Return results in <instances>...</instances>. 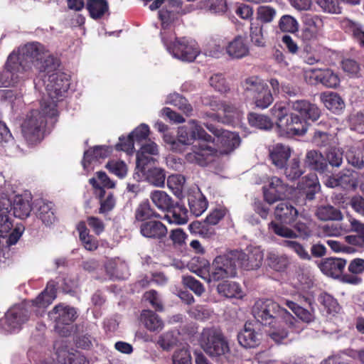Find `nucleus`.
Segmentation results:
<instances>
[{
  "label": "nucleus",
  "instance_id": "nucleus-10",
  "mask_svg": "<svg viewBox=\"0 0 364 364\" xmlns=\"http://www.w3.org/2000/svg\"><path fill=\"white\" fill-rule=\"evenodd\" d=\"M189 125L181 127L178 129L177 138L183 144L189 145L196 139L205 141H212V136L196 120H191Z\"/></svg>",
  "mask_w": 364,
  "mask_h": 364
},
{
  "label": "nucleus",
  "instance_id": "nucleus-36",
  "mask_svg": "<svg viewBox=\"0 0 364 364\" xmlns=\"http://www.w3.org/2000/svg\"><path fill=\"white\" fill-rule=\"evenodd\" d=\"M154 218H161V215L151 207L148 200L141 201L135 208V222L143 223Z\"/></svg>",
  "mask_w": 364,
  "mask_h": 364
},
{
  "label": "nucleus",
  "instance_id": "nucleus-48",
  "mask_svg": "<svg viewBox=\"0 0 364 364\" xmlns=\"http://www.w3.org/2000/svg\"><path fill=\"white\" fill-rule=\"evenodd\" d=\"M321 100L325 107L333 112H338L344 107V102L341 97L336 92L323 93Z\"/></svg>",
  "mask_w": 364,
  "mask_h": 364
},
{
  "label": "nucleus",
  "instance_id": "nucleus-7",
  "mask_svg": "<svg viewBox=\"0 0 364 364\" xmlns=\"http://www.w3.org/2000/svg\"><path fill=\"white\" fill-rule=\"evenodd\" d=\"M314 224L311 220L304 218V220H299L294 225L292 230L285 225H279L277 223L272 221L269 224V229L275 235L286 238L299 237L303 240L308 239L313 235Z\"/></svg>",
  "mask_w": 364,
  "mask_h": 364
},
{
  "label": "nucleus",
  "instance_id": "nucleus-2",
  "mask_svg": "<svg viewBox=\"0 0 364 364\" xmlns=\"http://www.w3.org/2000/svg\"><path fill=\"white\" fill-rule=\"evenodd\" d=\"M57 104L54 101L43 100L41 110H31L22 124V134L29 145H35L43 139L44 129L47 121L58 116Z\"/></svg>",
  "mask_w": 364,
  "mask_h": 364
},
{
  "label": "nucleus",
  "instance_id": "nucleus-25",
  "mask_svg": "<svg viewBox=\"0 0 364 364\" xmlns=\"http://www.w3.org/2000/svg\"><path fill=\"white\" fill-rule=\"evenodd\" d=\"M304 163L310 169L321 174L328 176L331 173V170H330L324 156L318 151H308L306 154Z\"/></svg>",
  "mask_w": 364,
  "mask_h": 364
},
{
  "label": "nucleus",
  "instance_id": "nucleus-45",
  "mask_svg": "<svg viewBox=\"0 0 364 364\" xmlns=\"http://www.w3.org/2000/svg\"><path fill=\"white\" fill-rule=\"evenodd\" d=\"M316 215L320 220H341L343 214L341 210L333 205H321L317 208Z\"/></svg>",
  "mask_w": 364,
  "mask_h": 364
},
{
  "label": "nucleus",
  "instance_id": "nucleus-28",
  "mask_svg": "<svg viewBox=\"0 0 364 364\" xmlns=\"http://www.w3.org/2000/svg\"><path fill=\"white\" fill-rule=\"evenodd\" d=\"M297 188L299 193L305 196L306 199L313 200L315 194L320 188V184L316 173H310L302 178L298 183Z\"/></svg>",
  "mask_w": 364,
  "mask_h": 364
},
{
  "label": "nucleus",
  "instance_id": "nucleus-42",
  "mask_svg": "<svg viewBox=\"0 0 364 364\" xmlns=\"http://www.w3.org/2000/svg\"><path fill=\"white\" fill-rule=\"evenodd\" d=\"M57 360L60 364H89V360L80 353H72L65 350L57 353Z\"/></svg>",
  "mask_w": 364,
  "mask_h": 364
},
{
  "label": "nucleus",
  "instance_id": "nucleus-26",
  "mask_svg": "<svg viewBox=\"0 0 364 364\" xmlns=\"http://www.w3.org/2000/svg\"><path fill=\"white\" fill-rule=\"evenodd\" d=\"M291 154V148L281 143H277L269 149V159L278 169L284 168Z\"/></svg>",
  "mask_w": 364,
  "mask_h": 364
},
{
  "label": "nucleus",
  "instance_id": "nucleus-54",
  "mask_svg": "<svg viewBox=\"0 0 364 364\" xmlns=\"http://www.w3.org/2000/svg\"><path fill=\"white\" fill-rule=\"evenodd\" d=\"M252 99L255 106L260 109L267 108L274 100L272 93L269 90L267 85Z\"/></svg>",
  "mask_w": 364,
  "mask_h": 364
},
{
  "label": "nucleus",
  "instance_id": "nucleus-60",
  "mask_svg": "<svg viewBox=\"0 0 364 364\" xmlns=\"http://www.w3.org/2000/svg\"><path fill=\"white\" fill-rule=\"evenodd\" d=\"M282 245L293 250L300 259L304 260L311 259V256L301 243L294 240H285Z\"/></svg>",
  "mask_w": 364,
  "mask_h": 364
},
{
  "label": "nucleus",
  "instance_id": "nucleus-47",
  "mask_svg": "<svg viewBox=\"0 0 364 364\" xmlns=\"http://www.w3.org/2000/svg\"><path fill=\"white\" fill-rule=\"evenodd\" d=\"M188 229L192 234H196L204 238H210L215 235V228L209 223L203 221L196 220L188 225Z\"/></svg>",
  "mask_w": 364,
  "mask_h": 364
},
{
  "label": "nucleus",
  "instance_id": "nucleus-11",
  "mask_svg": "<svg viewBox=\"0 0 364 364\" xmlns=\"http://www.w3.org/2000/svg\"><path fill=\"white\" fill-rule=\"evenodd\" d=\"M311 84H321L328 88H336L340 85V77L337 73L330 68L311 69L306 74Z\"/></svg>",
  "mask_w": 364,
  "mask_h": 364
},
{
  "label": "nucleus",
  "instance_id": "nucleus-17",
  "mask_svg": "<svg viewBox=\"0 0 364 364\" xmlns=\"http://www.w3.org/2000/svg\"><path fill=\"white\" fill-rule=\"evenodd\" d=\"M158 154L157 144L151 140L145 141L136 153V168L144 170L147 165H155L156 160L152 156Z\"/></svg>",
  "mask_w": 364,
  "mask_h": 364
},
{
  "label": "nucleus",
  "instance_id": "nucleus-27",
  "mask_svg": "<svg viewBox=\"0 0 364 364\" xmlns=\"http://www.w3.org/2000/svg\"><path fill=\"white\" fill-rule=\"evenodd\" d=\"M181 0H167L165 8L159 11V18L161 21L162 30L168 29V26L176 18L182 7Z\"/></svg>",
  "mask_w": 364,
  "mask_h": 364
},
{
  "label": "nucleus",
  "instance_id": "nucleus-44",
  "mask_svg": "<svg viewBox=\"0 0 364 364\" xmlns=\"http://www.w3.org/2000/svg\"><path fill=\"white\" fill-rule=\"evenodd\" d=\"M86 8L92 18H101L109 10L107 0H87Z\"/></svg>",
  "mask_w": 364,
  "mask_h": 364
},
{
  "label": "nucleus",
  "instance_id": "nucleus-12",
  "mask_svg": "<svg viewBox=\"0 0 364 364\" xmlns=\"http://www.w3.org/2000/svg\"><path fill=\"white\" fill-rule=\"evenodd\" d=\"M49 316L54 320L55 328L60 333L64 326H70L78 316L75 308L63 304L56 305L49 313Z\"/></svg>",
  "mask_w": 364,
  "mask_h": 364
},
{
  "label": "nucleus",
  "instance_id": "nucleus-58",
  "mask_svg": "<svg viewBox=\"0 0 364 364\" xmlns=\"http://www.w3.org/2000/svg\"><path fill=\"white\" fill-rule=\"evenodd\" d=\"M278 28L283 33L296 32L299 29V23L295 18L290 15H283L279 20Z\"/></svg>",
  "mask_w": 364,
  "mask_h": 364
},
{
  "label": "nucleus",
  "instance_id": "nucleus-62",
  "mask_svg": "<svg viewBox=\"0 0 364 364\" xmlns=\"http://www.w3.org/2000/svg\"><path fill=\"white\" fill-rule=\"evenodd\" d=\"M168 102L177 107L186 114H188L193 111L192 106L188 102L187 100L179 94L171 95L168 97Z\"/></svg>",
  "mask_w": 364,
  "mask_h": 364
},
{
  "label": "nucleus",
  "instance_id": "nucleus-30",
  "mask_svg": "<svg viewBox=\"0 0 364 364\" xmlns=\"http://www.w3.org/2000/svg\"><path fill=\"white\" fill-rule=\"evenodd\" d=\"M58 284L57 282L50 280L45 289L32 301L33 305L45 309L51 304L57 296Z\"/></svg>",
  "mask_w": 364,
  "mask_h": 364
},
{
  "label": "nucleus",
  "instance_id": "nucleus-19",
  "mask_svg": "<svg viewBox=\"0 0 364 364\" xmlns=\"http://www.w3.org/2000/svg\"><path fill=\"white\" fill-rule=\"evenodd\" d=\"M225 52L232 59H242L250 55V46L245 36L237 35L225 46Z\"/></svg>",
  "mask_w": 364,
  "mask_h": 364
},
{
  "label": "nucleus",
  "instance_id": "nucleus-57",
  "mask_svg": "<svg viewBox=\"0 0 364 364\" xmlns=\"http://www.w3.org/2000/svg\"><path fill=\"white\" fill-rule=\"evenodd\" d=\"M336 186H341L344 189H354L357 186V180L353 171L348 170L342 173L336 180Z\"/></svg>",
  "mask_w": 364,
  "mask_h": 364
},
{
  "label": "nucleus",
  "instance_id": "nucleus-4",
  "mask_svg": "<svg viewBox=\"0 0 364 364\" xmlns=\"http://www.w3.org/2000/svg\"><path fill=\"white\" fill-rule=\"evenodd\" d=\"M161 41L172 55L186 62H193L200 53L198 43L186 37L176 38L175 33L164 29L160 32Z\"/></svg>",
  "mask_w": 364,
  "mask_h": 364
},
{
  "label": "nucleus",
  "instance_id": "nucleus-51",
  "mask_svg": "<svg viewBox=\"0 0 364 364\" xmlns=\"http://www.w3.org/2000/svg\"><path fill=\"white\" fill-rule=\"evenodd\" d=\"M318 301L328 314H337L341 309L337 299L326 292L320 294Z\"/></svg>",
  "mask_w": 364,
  "mask_h": 364
},
{
  "label": "nucleus",
  "instance_id": "nucleus-63",
  "mask_svg": "<svg viewBox=\"0 0 364 364\" xmlns=\"http://www.w3.org/2000/svg\"><path fill=\"white\" fill-rule=\"evenodd\" d=\"M168 102L177 107L186 114H188L193 111L192 106L188 102L187 100L179 94L171 95L168 97Z\"/></svg>",
  "mask_w": 364,
  "mask_h": 364
},
{
  "label": "nucleus",
  "instance_id": "nucleus-46",
  "mask_svg": "<svg viewBox=\"0 0 364 364\" xmlns=\"http://www.w3.org/2000/svg\"><path fill=\"white\" fill-rule=\"evenodd\" d=\"M218 292L228 298H241L242 291L239 284L235 282L225 281L217 287Z\"/></svg>",
  "mask_w": 364,
  "mask_h": 364
},
{
  "label": "nucleus",
  "instance_id": "nucleus-37",
  "mask_svg": "<svg viewBox=\"0 0 364 364\" xmlns=\"http://www.w3.org/2000/svg\"><path fill=\"white\" fill-rule=\"evenodd\" d=\"M282 169L287 179L290 181L298 180L305 173V166L302 165L299 156L293 157Z\"/></svg>",
  "mask_w": 364,
  "mask_h": 364
},
{
  "label": "nucleus",
  "instance_id": "nucleus-40",
  "mask_svg": "<svg viewBox=\"0 0 364 364\" xmlns=\"http://www.w3.org/2000/svg\"><path fill=\"white\" fill-rule=\"evenodd\" d=\"M141 321L150 331H159L164 328L163 321L151 310L142 311L141 314Z\"/></svg>",
  "mask_w": 364,
  "mask_h": 364
},
{
  "label": "nucleus",
  "instance_id": "nucleus-31",
  "mask_svg": "<svg viewBox=\"0 0 364 364\" xmlns=\"http://www.w3.org/2000/svg\"><path fill=\"white\" fill-rule=\"evenodd\" d=\"M211 142L220 146L223 152L229 153L240 145V138L237 134L224 129L217 139L212 138Z\"/></svg>",
  "mask_w": 364,
  "mask_h": 364
},
{
  "label": "nucleus",
  "instance_id": "nucleus-49",
  "mask_svg": "<svg viewBox=\"0 0 364 364\" xmlns=\"http://www.w3.org/2000/svg\"><path fill=\"white\" fill-rule=\"evenodd\" d=\"M54 205L51 202H43L39 205L37 217L46 225H50L55 220V215L53 210Z\"/></svg>",
  "mask_w": 364,
  "mask_h": 364
},
{
  "label": "nucleus",
  "instance_id": "nucleus-14",
  "mask_svg": "<svg viewBox=\"0 0 364 364\" xmlns=\"http://www.w3.org/2000/svg\"><path fill=\"white\" fill-rule=\"evenodd\" d=\"M237 265L245 270L256 269L260 267L263 260V253L258 248H253L248 253L242 250H233Z\"/></svg>",
  "mask_w": 364,
  "mask_h": 364
},
{
  "label": "nucleus",
  "instance_id": "nucleus-32",
  "mask_svg": "<svg viewBox=\"0 0 364 364\" xmlns=\"http://www.w3.org/2000/svg\"><path fill=\"white\" fill-rule=\"evenodd\" d=\"M166 212L165 219L169 223L183 225L188 222V210L184 205L173 202Z\"/></svg>",
  "mask_w": 364,
  "mask_h": 364
},
{
  "label": "nucleus",
  "instance_id": "nucleus-41",
  "mask_svg": "<svg viewBox=\"0 0 364 364\" xmlns=\"http://www.w3.org/2000/svg\"><path fill=\"white\" fill-rule=\"evenodd\" d=\"M11 210H13L14 215L16 218L25 219L29 216L32 210L31 201L25 199L21 196H16L12 204Z\"/></svg>",
  "mask_w": 364,
  "mask_h": 364
},
{
  "label": "nucleus",
  "instance_id": "nucleus-59",
  "mask_svg": "<svg viewBox=\"0 0 364 364\" xmlns=\"http://www.w3.org/2000/svg\"><path fill=\"white\" fill-rule=\"evenodd\" d=\"M203 8L213 14H223L228 10V4L226 0H205Z\"/></svg>",
  "mask_w": 364,
  "mask_h": 364
},
{
  "label": "nucleus",
  "instance_id": "nucleus-1",
  "mask_svg": "<svg viewBox=\"0 0 364 364\" xmlns=\"http://www.w3.org/2000/svg\"><path fill=\"white\" fill-rule=\"evenodd\" d=\"M48 50L45 46L38 42L27 43L22 48V55L14 53H11L6 63L5 75L11 80L4 82L5 87L14 86L20 79L23 77L24 73L31 69L32 64L43 60Z\"/></svg>",
  "mask_w": 364,
  "mask_h": 364
},
{
  "label": "nucleus",
  "instance_id": "nucleus-21",
  "mask_svg": "<svg viewBox=\"0 0 364 364\" xmlns=\"http://www.w3.org/2000/svg\"><path fill=\"white\" fill-rule=\"evenodd\" d=\"M291 108L300 114V118L306 122L307 120L315 122L321 116V109L316 105L306 100H296L291 102ZM307 124V123H306Z\"/></svg>",
  "mask_w": 364,
  "mask_h": 364
},
{
  "label": "nucleus",
  "instance_id": "nucleus-55",
  "mask_svg": "<svg viewBox=\"0 0 364 364\" xmlns=\"http://www.w3.org/2000/svg\"><path fill=\"white\" fill-rule=\"evenodd\" d=\"M324 157L328 167L339 168L343 164V152L338 147H331L326 152Z\"/></svg>",
  "mask_w": 364,
  "mask_h": 364
},
{
  "label": "nucleus",
  "instance_id": "nucleus-52",
  "mask_svg": "<svg viewBox=\"0 0 364 364\" xmlns=\"http://www.w3.org/2000/svg\"><path fill=\"white\" fill-rule=\"evenodd\" d=\"M77 229L80 232L79 237L83 247L88 251L96 250L99 246L96 237L90 235L89 230L84 224L80 225Z\"/></svg>",
  "mask_w": 364,
  "mask_h": 364
},
{
  "label": "nucleus",
  "instance_id": "nucleus-20",
  "mask_svg": "<svg viewBox=\"0 0 364 364\" xmlns=\"http://www.w3.org/2000/svg\"><path fill=\"white\" fill-rule=\"evenodd\" d=\"M70 76L60 70L52 73L48 78L46 89L48 92H53L55 97L63 96L70 88Z\"/></svg>",
  "mask_w": 364,
  "mask_h": 364
},
{
  "label": "nucleus",
  "instance_id": "nucleus-64",
  "mask_svg": "<svg viewBox=\"0 0 364 364\" xmlns=\"http://www.w3.org/2000/svg\"><path fill=\"white\" fill-rule=\"evenodd\" d=\"M346 26L349 31L352 33L353 40L364 49V31L361 26L351 21L346 22Z\"/></svg>",
  "mask_w": 364,
  "mask_h": 364
},
{
  "label": "nucleus",
  "instance_id": "nucleus-3",
  "mask_svg": "<svg viewBox=\"0 0 364 364\" xmlns=\"http://www.w3.org/2000/svg\"><path fill=\"white\" fill-rule=\"evenodd\" d=\"M252 314L259 323L269 328L281 326L284 323L289 328L294 329L298 323L287 309L269 299L256 301L252 308Z\"/></svg>",
  "mask_w": 364,
  "mask_h": 364
},
{
  "label": "nucleus",
  "instance_id": "nucleus-9",
  "mask_svg": "<svg viewBox=\"0 0 364 364\" xmlns=\"http://www.w3.org/2000/svg\"><path fill=\"white\" fill-rule=\"evenodd\" d=\"M277 127L281 136L287 137L301 136L307 131L305 121L294 113H291L285 119L277 122Z\"/></svg>",
  "mask_w": 364,
  "mask_h": 364
},
{
  "label": "nucleus",
  "instance_id": "nucleus-18",
  "mask_svg": "<svg viewBox=\"0 0 364 364\" xmlns=\"http://www.w3.org/2000/svg\"><path fill=\"white\" fill-rule=\"evenodd\" d=\"M30 318L28 310L23 306L18 305L10 309L5 315V324L9 331L19 330L21 326Z\"/></svg>",
  "mask_w": 364,
  "mask_h": 364
},
{
  "label": "nucleus",
  "instance_id": "nucleus-53",
  "mask_svg": "<svg viewBox=\"0 0 364 364\" xmlns=\"http://www.w3.org/2000/svg\"><path fill=\"white\" fill-rule=\"evenodd\" d=\"M247 119L251 127L260 129H270L273 125L271 119L267 116L255 112L249 113Z\"/></svg>",
  "mask_w": 364,
  "mask_h": 364
},
{
  "label": "nucleus",
  "instance_id": "nucleus-23",
  "mask_svg": "<svg viewBox=\"0 0 364 364\" xmlns=\"http://www.w3.org/2000/svg\"><path fill=\"white\" fill-rule=\"evenodd\" d=\"M299 212L289 201H282L275 208L274 215L279 225H290L297 218Z\"/></svg>",
  "mask_w": 364,
  "mask_h": 364
},
{
  "label": "nucleus",
  "instance_id": "nucleus-33",
  "mask_svg": "<svg viewBox=\"0 0 364 364\" xmlns=\"http://www.w3.org/2000/svg\"><path fill=\"white\" fill-rule=\"evenodd\" d=\"M145 177L146 181L157 187H163L165 183L166 173L164 169L155 167L154 165H147V168H136Z\"/></svg>",
  "mask_w": 364,
  "mask_h": 364
},
{
  "label": "nucleus",
  "instance_id": "nucleus-61",
  "mask_svg": "<svg viewBox=\"0 0 364 364\" xmlns=\"http://www.w3.org/2000/svg\"><path fill=\"white\" fill-rule=\"evenodd\" d=\"M275 9L270 6H259L257 9V19L263 23L272 22L276 16Z\"/></svg>",
  "mask_w": 364,
  "mask_h": 364
},
{
  "label": "nucleus",
  "instance_id": "nucleus-15",
  "mask_svg": "<svg viewBox=\"0 0 364 364\" xmlns=\"http://www.w3.org/2000/svg\"><path fill=\"white\" fill-rule=\"evenodd\" d=\"M347 262L345 259L340 257H330L321 259L317 265L321 272L330 277L342 280V275L345 274L343 271Z\"/></svg>",
  "mask_w": 364,
  "mask_h": 364
},
{
  "label": "nucleus",
  "instance_id": "nucleus-29",
  "mask_svg": "<svg viewBox=\"0 0 364 364\" xmlns=\"http://www.w3.org/2000/svg\"><path fill=\"white\" fill-rule=\"evenodd\" d=\"M348 270L350 274L342 275V282L353 285L360 284L363 279L360 274L364 272V259L355 258L351 260Z\"/></svg>",
  "mask_w": 364,
  "mask_h": 364
},
{
  "label": "nucleus",
  "instance_id": "nucleus-22",
  "mask_svg": "<svg viewBox=\"0 0 364 364\" xmlns=\"http://www.w3.org/2000/svg\"><path fill=\"white\" fill-rule=\"evenodd\" d=\"M239 344L245 348L257 347L262 340V333L256 331L251 323L246 322L244 328L237 334Z\"/></svg>",
  "mask_w": 364,
  "mask_h": 364
},
{
  "label": "nucleus",
  "instance_id": "nucleus-35",
  "mask_svg": "<svg viewBox=\"0 0 364 364\" xmlns=\"http://www.w3.org/2000/svg\"><path fill=\"white\" fill-rule=\"evenodd\" d=\"M60 67V60L54 58L50 55H45L43 60L37 61L34 64V68L38 71L40 74H42L43 77L49 76L52 73H55L58 71Z\"/></svg>",
  "mask_w": 364,
  "mask_h": 364
},
{
  "label": "nucleus",
  "instance_id": "nucleus-43",
  "mask_svg": "<svg viewBox=\"0 0 364 364\" xmlns=\"http://www.w3.org/2000/svg\"><path fill=\"white\" fill-rule=\"evenodd\" d=\"M190 211L196 216H200L207 209L208 203L201 193L191 194L188 196Z\"/></svg>",
  "mask_w": 364,
  "mask_h": 364
},
{
  "label": "nucleus",
  "instance_id": "nucleus-56",
  "mask_svg": "<svg viewBox=\"0 0 364 364\" xmlns=\"http://www.w3.org/2000/svg\"><path fill=\"white\" fill-rule=\"evenodd\" d=\"M268 265L277 272L286 269L289 264V259L285 255H279L274 252H269L267 257Z\"/></svg>",
  "mask_w": 364,
  "mask_h": 364
},
{
  "label": "nucleus",
  "instance_id": "nucleus-16",
  "mask_svg": "<svg viewBox=\"0 0 364 364\" xmlns=\"http://www.w3.org/2000/svg\"><path fill=\"white\" fill-rule=\"evenodd\" d=\"M154 218L141 223L139 226L140 234L151 240L163 241L167 236L168 228L161 221Z\"/></svg>",
  "mask_w": 364,
  "mask_h": 364
},
{
  "label": "nucleus",
  "instance_id": "nucleus-24",
  "mask_svg": "<svg viewBox=\"0 0 364 364\" xmlns=\"http://www.w3.org/2000/svg\"><path fill=\"white\" fill-rule=\"evenodd\" d=\"M312 299L306 296H302L299 299V303L294 302L293 301L286 300L285 305L289 308L294 314L303 322L306 323H309L313 322L315 320L314 311L313 308L311 311L305 309L301 305L305 304L311 306L312 304Z\"/></svg>",
  "mask_w": 364,
  "mask_h": 364
},
{
  "label": "nucleus",
  "instance_id": "nucleus-39",
  "mask_svg": "<svg viewBox=\"0 0 364 364\" xmlns=\"http://www.w3.org/2000/svg\"><path fill=\"white\" fill-rule=\"evenodd\" d=\"M320 48V46L306 43L301 49L299 56L304 63L311 65H314L321 60Z\"/></svg>",
  "mask_w": 364,
  "mask_h": 364
},
{
  "label": "nucleus",
  "instance_id": "nucleus-13",
  "mask_svg": "<svg viewBox=\"0 0 364 364\" xmlns=\"http://www.w3.org/2000/svg\"><path fill=\"white\" fill-rule=\"evenodd\" d=\"M289 186L282 179L277 176H272L268 185L263 187L264 200L272 204L277 200H283L287 194Z\"/></svg>",
  "mask_w": 364,
  "mask_h": 364
},
{
  "label": "nucleus",
  "instance_id": "nucleus-5",
  "mask_svg": "<svg viewBox=\"0 0 364 364\" xmlns=\"http://www.w3.org/2000/svg\"><path fill=\"white\" fill-rule=\"evenodd\" d=\"M199 342L204 352L216 360L230 352L227 338L222 331L215 327L203 328Z\"/></svg>",
  "mask_w": 364,
  "mask_h": 364
},
{
  "label": "nucleus",
  "instance_id": "nucleus-50",
  "mask_svg": "<svg viewBox=\"0 0 364 364\" xmlns=\"http://www.w3.org/2000/svg\"><path fill=\"white\" fill-rule=\"evenodd\" d=\"M153 203L161 210L166 211L173 203L172 198L163 191H154L150 194Z\"/></svg>",
  "mask_w": 364,
  "mask_h": 364
},
{
  "label": "nucleus",
  "instance_id": "nucleus-6",
  "mask_svg": "<svg viewBox=\"0 0 364 364\" xmlns=\"http://www.w3.org/2000/svg\"><path fill=\"white\" fill-rule=\"evenodd\" d=\"M237 266L238 265L233 250L217 256L210 267L208 273L209 280L218 282L235 277L237 274Z\"/></svg>",
  "mask_w": 364,
  "mask_h": 364
},
{
  "label": "nucleus",
  "instance_id": "nucleus-34",
  "mask_svg": "<svg viewBox=\"0 0 364 364\" xmlns=\"http://www.w3.org/2000/svg\"><path fill=\"white\" fill-rule=\"evenodd\" d=\"M267 84L257 75H252L241 82L243 94L246 97L252 98Z\"/></svg>",
  "mask_w": 364,
  "mask_h": 364
},
{
  "label": "nucleus",
  "instance_id": "nucleus-38",
  "mask_svg": "<svg viewBox=\"0 0 364 364\" xmlns=\"http://www.w3.org/2000/svg\"><path fill=\"white\" fill-rule=\"evenodd\" d=\"M111 149L107 146H96L85 151L82 164L87 168L94 160L107 158L111 153Z\"/></svg>",
  "mask_w": 364,
  "mask_h": 364
},
{
  "label": "nucleus",
  "instance_id": "nucleus-8",
  "mask_svg": "<svg viewBox=\"0 0 364 364\" xmlns=\"http://www.w3.org/2000/svg\"><path fill=\"white\" fill-rule=\"evenodd\" d=\"M206 142L201 140L192 146L191 151L186 156L188 162L204 167L212 161L217 151Z\"/></svg>",
  "mask_w": 364,
  "mask_h": 364
}]
</instances>
